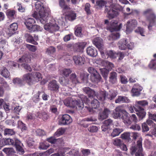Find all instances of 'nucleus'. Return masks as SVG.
Listing matches in <instances>:
<instances>
[{
    "instance_id": "f257e3e1",
    "label": "nucleus",
    "mask_w": 156,
    "mask_h": 156,
    "mask_svg": "<svg viewBox=\"0 0 156 156\" xmlns=\"http://www.w3.org/2000/svg\"><path fill=\"white\" fill-rule=\"evenodd\" d=\"M32 6L34 9L33 17L37 20H39L41 23L44 24L47 21L48 14L45 12L44 5L39 0H33Z\"/></svg>"
},
{
    "instance_id": "f03ea898",
    "label": "nucleus",
    "mask_w": 156,
    "mask_h": 156,
    "mask_svg": "<svg viewBox=\"0 0 156 156\" xmlns=\"http://www.w3.org/2000/svg\"><path fill=\"white\" fill-rule=\"evenodd\" d=\"M83 102L86 104L90 103V100L86 96L82 95L80 99L77 100H73L71 98H69L65 99L64 101V104L67 107H74L79 110H81L84 107Z\"/></svg>"
},
{
    "instance_id": "7ed1b4c3",
    "label": "nucleus",
    "mask_w": 156,
    "mask_h": 156,
    "mask_svg": "<svg viewBox=\"0 0 156 156\" xmlns=\"http://www.w3.org/2000/svg\"><path fill=\"white\" fill-rule=\"evenodd\" d=\"M112 116L115 119H121L126 126H128L131 123L129 114L125 110L122 109L119 107L115 108L114 111Z\"/></svg>"
},
{
    "instance_id": "20e7f679",
    "label": "nucleus",
    "mask_w": 156,
    "mask_h": 156,
    "mask_svg": "<svg viewBox=\"0 0 156 156\" xmlns=\"http://www.w3.org/2000/svg\"><path fill=\"white\" fill-rule=\"evenodd\" d=\"M22 78L23 80L31 85L40 81L42 77L40 73L36 72L26 74L23 75Z\"/></svg>"
},
{
    "instance_id": "39448f33",
    "label": "nucleus",
    "mask_w": 156,
    "mask_h": 156,
    "mask_svg": "<svg viewBox=\"0 0 156 156\" xmlns=\"http://www.w3.org/2000/svg\"><path fill=\"white\" fill-rule=\"evenodd\" d=\"M96 62L97 64L105 67V68L100 69V70L103 77L105 79H107L109 71L114 67V65L111 62L104 61L101 59L97 60Z\"/></svg>"
},
{
    "instance_id": "423d86ee",
    "label": "nucleus",
    "mask_w": 156,
    "mask_h": 156,
    "mask_svg": "<svg viewBox=\"0 0 156 156\" xmlns=\"http://www.w3.org/2000/svg\"><path fill=\"white\" fill-rule=\"evenodd\" d=\"M143 14L145 16L148 15L150 16L149 18H147V19L149 22L148 28L150 30L151 29V27L156 25V16L151 9H146L143 12Z\"/></svg>"
},
{
    "instance_id": "0eeeda50",
    "label": "nucleus",
    "mask_w": 156,
    "mask_h": 156,
    "mask_svg": "<svg viewBox=\"0 0 156 156\" xmlns=\"http://www.w3.org/2000/svg\"><path fill=\"white\" fill-rule=\"evenodd\" d=\"M142 139L140 138L137 141L136 147L133 145L131 146L130 150L132 155H133L135 152H136L135 154L136 156H144V154L142 151Z\"/></svg>"
},
{
    "instance_id": "6e6552de",
    "label": "nucleus",
    "mask_w": 156,
    "mask_h": 156,
    "mask_svg": "<svg viewBox=\"0 0 156 156\" xmlns=\"http://www.w3.org/2000/svg\"><path fill=\"white\" fill-rule=\"evenodd\" d=\"M118 22L116 20H112L110 24L109 23L108 20H106L105 21V23L107 24V29L111 32L119 30L122 27V24H119V25H117Z\"/></svg>"
},
{
    "instance_id": "1a4fd4ad",
    "label": "nucleus",
    "mask_w": 156,
    "mask_h": 156,
    "mask_svg": "<svg viewBox=\"0 0 156 156\" xmlns=\"http://www.w3.org/2000/svg\"><path fill=\"white\" fill-rule=\"evenodd\" d=\"M93 43L98 49L101 52V55L102 58H105L104 55V51L105 48L103 44V41L102 39L99 37H96L93 40Z\"/></svg>"
},
{
    "instance_id": "9d476101",
    "label": "nucleus",
    "mask_w": 156,
    "mask_h": 156,
    "mask_svg": "<svg viewBox=\"0 0 156 156\" xmlns=\"http://www.w3.org/2000/svg\"><path fill=\"white\" fill-rule=\"evenodd\" d=\"M59 26L56 23L55 19H52L50 22L44 26L45 30L51 33H53L59 29Z\"/></svg>"
},
{
    "instance_id": "9b49d317",
    "label": "nucleus",
    "mask_w": 156,
    "mask_h": 156,
    "mask_svg": "<svg viewBox=\"0 0 156 156\" xmlns=\"http://www.w3.org/2000/svg\"><path fill=\"white\" fill-rule=\"evenodd\" d=\"M116 95V94L114 92L112 93H110L108 94H106L105 91H101L99 92L97 96L99 100L103 101L106 99H108L110 100H112L115 98Z\"/></svg>"
},
{
    "instance_id": "f8f14e48",
    "label": "nucleus",
    "mask_w": 156,
    "mask_h": 156,
    "mask_svg": "<svg viewBox=\"0 0 156 156\" xmlns=\"http://www.w3.org/2000/svg\"><path fill=\"white\" fill-rule=\"evenodd\" d=\"M87 76L84 73H81L80 74V77H77L75 74H72L70 76V79L72 82L75 83L87 81Z\"/></svg>"
},
{
    "instance_id": "ddd939ff",
    "label": "nucleus",
    "mask_w": 156,
    "mask_h": 156,
    "mask_svg": "<svg viewBox=\"0 0 156 156\" xmlns=\"http://www.w3.org/2000/svg\"><path fill=\"white\" fill-rule=\"evenodd\" d=\"M115 6L114 4H112L105 9V12L107 13V16L109 19L113 18L118 15V10L114 7Z\"/></svg>"
},
{
    "instance_id": "4468645a",
    "label": "nucleus",
    "mask_w": 156,
    "mask_h": 156,
    "mask_svg": "<svg viewBox=\"0 0 156 156\" xmlns=\"http://www.w3.org/2000/svg\"><path fill=\"white\" fill-rule=\"evenodd\" d=\"M88 71L91 74L90 79L92 82H98L100 80L101 76L94 68L90 67L88 69Z\"/></svg>"
},
{
    "instance_id": "2eb2a0df",
    "label": "nucleus",
    "mask_w": 156,
    "mask_h": 156,
    "mask_svg": "<svg viewBox=\"0 0 156 156\" xmlns=\"http://www.w3.org/2000/svg\"><path fill=\"white\" fill-rule=\"evenodd\" d=\"M137 25V22L135 20H130L127 23L126 33L127 34L130 33Z\"/></svg>"
},
{
    "instance_id": "dca6fc26",
    "label": "nucleus",
    "mask_w": 156,
    "mask_h": 156,
    "mask_svg": "<svg viewBox=\"0 0 156 156\" xmlns=\"http://www.w3.org/2000/svg\"><path fill=\"white\" fill-rule=\"evenodd\" d=\"M112 121L111 119L105 120L103 122L101 126V129L103 132H107L111 129V127L112 125Z\"/></svg>"
},
{
    "instance_id": "f3484780",
    "label": "nucleus",
    "mask_w": 156,
    "mask_h": 156,
    "mask_svg": "<svg viewBox=\"0 0 156 156\" xmlns=\"http://www.w3.org/2000/svg\"><path fill=\"white\" fill-rule=\"evenodd\" d=\"M72 122L71 117L68 115L65 114L62 115L60 122L63 125L69 124Z\"/></svg>"
},
{
    "instance_id": "a211bd4d",
    "label": "nucleus",
    "mask_w": 156,
    "mask_h": 156,
    "mask_svg": "<svg viewBox=\"0 0 156 156\" xmlns=\"http://www.w3.org/2000/svg\"><path fill=\"white\" fill-rule=\"evenodd\" d=\"M148 104V102L146 100H141L140 101H136L133 106L134 109L138 110L143 108L142 107H144Z\"/></svg>"
},
{
    "instance_id": "6ab92c4d",
    "label": "nucleus",
    "mask_w": 156,
    "mask_h": 156,
    "mask_svg": "<svg viewBox=\"0 0 156 156\" xmlns=\"http://www.w3.org/2000/svg\"><path fill=\"white\" fill-rule=\"evenodd\" d=\"M73 59L75 64L76 65H82L85 62L84 57L80 55L74 56Z\"/></svg>"
},
{
    "instance_id": "aec40b11",
    "label": "nucleus",
    "mask_w": 156,
    "mask_h": 156,
    "mask_svg": "<svg viewBox=\"0 0 156 156\" xmlns=\"http://www.w3.org/2000/svg\"><path fill=\"white\" fill-rule=\"evenodd\" d=\"M143 88L137 84H135L131 92L133 96H139L140 94V92L142 90Z\"/></svg>"
},
{
    "instance_id": "412c9836",
    "label": "nucleus",
    "mask_w": 156,
    "mask_h": 156,
    "mask_svg": "<svg viewBox=\"0 0 156 156\" xmlns=\"http://www.w3.org/2000/svg\"><path fill=\"white\" fill-rule=\"evenodd\" d=\"M128 41L127 39L125 38L120 40L118 44L119 48L121 50H124L127 48V44Z\"/></svg>"
},
{
    "instance_id": "4be33fe9",
    "label": "nucleus",
    "mask_w": 156,
    "mask_h": 156,
    "mask_svg": "<svg viewBox=\"0 0 156 156\" xmlns=\"http://www.w3.org/2000/svg\"><path fill=\"white\" fill-rule=\"evenodd\" d=\"M35 23V20L32 18H29L26 19L24 22L25 24L29 30H31Z\"/></svg>"
},
{
    "instance_id": "5701e85b",
    "label": "nucleus",
    "mask_w": 156,
    "mask_h": 156,
    "mask_svg": "<svg viewBox=\"0 0 156 156\" xmlns=\"http://www.w3.org/2000/svg\"><path fill=\"white\" fill-rule=\"evenodd\" d=\"M92 108H91L87 106H85V108L86 109L90 112H92V108L96 109L98 108L99 106V101L97 99H94L91 102V103Z\"/></svg>"
},
{
    "instance_id": "b1692460",
    "label": "nucleus",
    "mask_w": 156,
    "mask_h": 156,
    "mask_svg": "<svg viewBox=\"0 0 156 156\" xmlns=\"http://www.w3.org/2000/svg\"><path fill=\"white\" fill-rule=\"evenodd\" d=\"M104 55L106 57L105 58H108V57L110 58L114 59L116 58L118 56L117 53L112 51H106L105 49V51H104Z\"/></svg>"
},
{
    "instance_id": "393cba45",
    "label": "nucleus",
    "mask_w": 156,
    "mask_h": 156,
    "mask_svg": "<svg viewBox=\"0 0 156 156\" xmlns=\"http://www.w3.org/2000/svg\"><path fill=\"white\" fill-rule=\"evenodd\" d=\"M87 52L88 55L92 57H95L97 55L96 49L92 47H89L87 49Z\"/></svg>"
},
{
    "instance_id": "a878e982",
    "label": "nucleus",
    "mask_w": 156,
    "mask_h": 156,
    "mask_svg": "<svg viewBox=\"0 0 156 156\" xmlns=\"http://www.w3.org/2000/svg\"><path fill=\"white\" fill-rule=\"evenodd\" d=\"M7 17L10 19H13L16 16V12L14 10L8 9L6 12Z\"/></svg>"
},
{
    "instance_id": "bb28decb",
    "label": "nucleus",
    "mask_w": 156,
    "mask_h": 156,
    "mask_svg": "<svg viewBox=\"0 0 156 156\" xmlns=\"http://www.w3.org/2000/svg\"><path fill=\"white\" fill-rule=\"evenodd\" d=\"M48 87L49 90H57L59 88L55 80L51 81L48 84Z\"/></svg>"
},
{
    "instance_id": "cd10ccee",
    "label": "nucleus",
    "mask_w": 156,
    "mask_h": 156,
    "mask_svg": "<svg viewBox=\"0 0 156 156\" xmlns=\"http://www.w3.org/2000/svg\"><path fill=\"white\" fill-rule=\"evenodd\" d=\"M83 91L88 95L89 97H93L96 95L95 92L89 87H85L83 88Z\"/></svg>"
},
{
    "instance_id": "c85d7f7f",
    "label": "nucleus",
    "mask_w": 156,
    "mask_h": 156,
    "mask_svg": "<svg viewBox=\"0 0 156 156\" xmlns=\"http://www.w3.org/2000/svg\"><path fill=\"white\" fill-rule=\"evenodd\" d=\"M110 112V111L107 108L105 109L103 112L100 114L99 119L101 120L106 119L108 117V115Z\"/></svg>"
},
{
    "instance_id": "c756f323",
    "label": "nucleus",
    "mask_w": 156,
    "mask_h": 156,
    "mask_svg": "<svg viewBox=\"0 0 156 156\" xmlns=\"http://www.w3.org/2000/svg\"><path fill=\"white\" fill-rule=\"evenodd\" d=\"M135 111L136 112V114L138 115L140 119H142L145 117L146 115V113L144 108H141L140 109L136 110L134 109Z\"/></svg>"
},
{
    "instance_id": "7c9ffc66",
    "label": "nucleus",
    "mask_w": 156,
    "mask_h": 156,
    "mask_svg": "<svg viewBox=\"0 0 156 156\" xmlns=\"http://www.w3.org/2000/svg\"><path fill=\"white\" fill-rule=\"evenodd\" d=\"M0 74L5 78L9 77L10 75V73L9 71L4 67L0 69Z\"/></svg>"
},
{
    "instance_id": "2f4dec72",
    "label": "nucleus",
    "mask_w": 156,
    "mask_h": 156,
    "mask_svg": "<svg viewBox=\"0 0 156 156\" xmlns=\"http://www.w3.org/2000/svg\"><path fill=\"white\" fill-rule=\"evenodd\" d=\"M31 60L30 56L29 55H25L19 58L18 62L20 63L25 62H28Z\"/></svg>"
},
{
    "instance_id": "473e14b6",
    "label": "nucleus",
    "mask_w": 156,
    "mask_h": 156,
    "mask_svg": "<svg viewBox=\"0 0 156 156\" xmlns=\"http://www.w3.org/2000/svg\"><path fill=\"white\" fill-rule=\"evenodd\" d=\"M120 36V35L119 33L115 32L110 35L108 37V39L109 41H113L119 38Z\"/></svg>"
},
{
    "instance_id": "72a5a7b5",
    "label": "nucleus",
    "mask_w": 156,
    "mask_h": 156,
    "mask_svg": "<svg viewBox=\"0 0 156 156\" xmlns=\"http://www.w3.org/2000/svg\"><path fill=\"white\" fill-rule=\"evenodd\" d=\"M67 154L68 156H70L73 155L74 156H80V154L79 153V150L78 149H75L70 151Z\"/></svg>"
},
{
    "instance_id": "f704fd0d",
    "label": "nucleus",
    "mask_w": 156,
    "mask_h": 156,
    "mask_svg": "<svg viewBox=\"0 0 156 156\" xmlns=\"http://www.w3.org/2000/svg\"><path fill=\"white\" fill-rule=\"evenodd\" d=\"M110 82L112 83H114L117 81V74L115 72L111 73H110L109 78Z\"/></svg>"
},
{
    "instance_id": "c9c22d12",
    "label": "nucleus",
    "mask_w": 156,
    "mask_h": 156,
    "mask_svg": "<svg viewBox=\"0 0 156 156\" xmlns=\"http://www.w3.org/2000/svg\"><path fill=\"white\" fill-rule=\"evenodd\" d=\"M123 131L122 129L115 128L113 130L111 135L113 137H115L118 136Z\"/></svg>"
},
{
    "instance_id": "e433bc0d",
    "label": "nucleus",
    "mask_w": 156,
    "mask_h": 156,
    "mask_svg": "<svg viewBox=\"0 0 156 156\" xmlns=\"http://www.w3.org/2000/svg\"><path fill=\"white\" fill-rule=\"evenodd\" d=\"M69 149L66 148L64 149L62 151L51 154V156H65V153L69 151Z\"/></svg>"
},
{
    "instance_id": "4c0bfd02",
    "label": "nucleus",
    "mask_w": 156,
    "mask_h": 156,
    "mask_svg": "<svg viewBox=\"0 0 156 156\" xmlns=\"http://www.w3.org/2000/svg\"><path fill=\"white\" fill-rule=\"evenodd\" d=\"M3 151L8 155H12L15 153L14 150L12 148H6L4 149Z\"/></svg>"
},
{
    "instance_id": "58836bf2",
    "label": "nucleus",
    "mask_w": 156,
    "mask_h": 156,
    "mask_svg": "<svg viewBox=\"0 0 156 156\" xmlns=\"http://www.w3.org/2000/svg\"><path fill=\"white\" fill-rule=\"evenodd\" d=\"M135 33L140 34L143 36H145V30L144 29L140 27H138L135 30Z\"/></svg>"
},
{
    "instance_id": "ea45409f",
    "label": "nucleus",
    "mask_w": 156,
    "mask_h": 156,
    "mask_svg": "<svg viewBox=\"0 0 156 156\" xmlns=\"http://www.w3.org/2000/svg\"><path fill=\"white\" fill-rule=\"evenodd\" d=\"M87 44V43L86 42H78L76 44V46L77 47V49L79 51H82L84 48V47Z\"/></svg>"
},
{
    "instance_id": "a19ab883",
    "label": "nucleus",
    "mask_w": 156,
    "mask_h": 156,
    "mask_svg": "<svg viewBox=\"0 0 156 156\" xmlns=\"http://www.w3.org/2000/svg\"><path fill=\"white\" fill-rule=\"evenodd\" d=\"M75 34L78 37H81L82 34V28L79 26H77L75 27Z\"/></svg>"
},
{
    "instance_id": "79ce46f5",
    "label": "nucleus",
    "mask_w": 156,
    "mask_h": 156,
    "mask_svg": "<svg viewBox=\"0 0 156 156\" xmlns=\"http://www.w3.org/2000/svg\"><path fill=\"white\" fill-rule=\"evenodd\" d=\"M65 132V129L64 128H61L58 129L54 133V136L58 137L62 135Z\"/></svg>"
},
{
    "instance_id": "37998d69",
    "label": "nucleus",
    "mask_w": 156,
    "mask_h": 156,
    "mask_svg": "<svg viewBox=\"0 0 156 156\" xmlns=\"http://www.w3.org/2000/svg\"><path fill=\"white\" fill-rule=\"evenodd\" d=\"M59 82L63 86H67L70 83L68 80L64 77H62L59 79Z\"/></svg>"
},
{
    "instance_id": "c03bdc74",
    "label": "nucleus",
    "mask_w": 156,
    "mask_h": 156,
    "mask_svg": "<svg viewBox=\"0 0 156 156\" xmlns=\"http://www.w3.org/2000/svg\"><path fill=\"white\" fill-rule=\"evenodd\" d=\"M59 5L60 7L63 10H68L69 9L66 4L64 0H60L59 1Z\"/></svg>"
},
{
    "instance_id": "a18cd8bd",
    "label": "nucleus",
    "mask_w": 156,
    "mask_h": 156,
    "mask_svg": "<svg viewBox=\"0 0 156 156\" xmlns=\"http://www.w3.org/2000/svg\"><path fill=\"white\" fill-rule=\"evenodd\" d=\"M5 33H4L3 35L8 38L11 36L13 34L10 27L8 29H5Z\"/></svg>"
},
{
    "instance_id": "49530a36",
    "label": "nucleus",
    "mask_w": 156,
    "mask_h": 156,
    "mask_svg": "<svg viewBox=\"0 0 156 156\" xmlns=\"http://www.w3.org/2000/svg\"><path fill=\"white\" fill-rule=\"evenodd\" d=\"M66 16H68L69 19L70 20H73L76 19V14L73 12H71L68 14H66Z\"/></svg>"
},
{
    "instance_id": "de8ad7c7",
    "label": "nucleus",
    "mask_w": 156,
    "mask_h": 156,
    "mask_svg": "<svg viewBox=\"0 0 156 156\" xmlns=\"http://www.w3.org/2000/svg\"><path fill=\"white\" fill-rule=\"evenodd\" d=\"M155 58L151 61L148 65L149 67L152 69H156V58Z\"/></svg>"
},
{
    "instance_id": "09e8293b",
    "label": "nucleus",
    "mask_w": 156,
    "mask_h": 156,
    "mask_svg": "<svg viewBox=\"0 0 156 156\" xmlns=\"http://www.w3.org/2000/svg\"><path fill=\"white\" fill-rule=\"evenodd\" d=\"M4 132L5 135H12L15 134V132L13 129H5Z\"/></svg>"
},
{
    "instance_id": "8fccbe9b",
    "label": "nucleus",
    "mask_w": 156,
    "mask_h": 156,
    "mask_svg": "<svg viewBox=\"0 0 156 156\" xmlns=\"http://www.w3.org/2000/svg\"><path fill=\"white\" fill-rule=\"evenodd\" d=\"M64 18L61 17L60 18L55 20V21L56 23L59 26H62L64 24Z\"/></svg>"
},
{
    "instance_id": "3c124183",
    "label": "nucleus",
    "mask_w": 156,
    "mask_h": 156,
    "mask_svg": "<svg viewBox=\"0 0 156 156\" xmlns=\"http://www.w3.org/2000/svg\"><path fill=\"white\" fill-rule=\"evenodd\" d=\"M81 151L82 154H80V156H87L90 154V151L89 149H81Z\"/></svg>"
},
{
    "instance_id": "603ef678",
    "label": "nucleus",
    "mask_w": 156,
    "mask_h": 156,
    "mask_svg": "<svg viewBox=\"0 0 156 156\" xmlns=\"http://www.w3.org/2000/svg\"><path fill=\"white\" fill-rule=\"evenodd\" d=\"M72 72V71L69 69H65L62 70V74L65 76H67Z\"/></svg>"
},
{
    "instance_id": "864d4df0",
    "label": "nucleus",
    "mask_w": 156,
    "mask_h": 156,
    "mask_svg": "<svg viewBox=\"0 0 156 156\" xmlns=\"http://www.w3.org/2000/svg\"><path fill=\"white\" fill-rule=\"evenodd\" d=\"M18 127L20 128L22 130H25L26 129L27 127L25 125L22 121H19L18 122Z\"/></svg>"
},
{
    "instance_id": "5fc2aeb1",
    "label": "nucleus",
    "mask_w": 156,
    "mask_h": 156,
    "mask_svg": "<svg viewBox=\"0 0 156 156\" xmlns=\"http://www.w3.org/2000/svg\"><path fill=\"white\" fill-rule=\"evenodd\" d=\"M42 30V28L38 25L34 24L31 30H30V31H41Z\"/></svg>"
},
{
    "instance_id": "6e6d98bb",
    "label": "nucleus",
    "mask_w": 156,
    "mask_h": 156,
    "mask_svg": "<svg viewBox=\"0 0 156 156\" xmlns=\"http://www.w3.org/2000/svg\"><path fill=\"white\" fill-rule=\"evenodd\" d=\"M36 135L39 136H44L45 135V132L43 130L38 129L35 130Z\"/></svg>"
},
{
    "instance_id": "4d7b16f0",
    "label": "nucleus",
    "mask_w": 156,
    "mask_h": 156,
    "mask_svg": "<svg viewBox=\"0 0 156 156\" xmlns=\"http://www.w3.org/2000/svg\"><path fill=\"white\" fill-rule=\"evenodd\" d=\"M49 145L47 144L46 142H44L40 143L39 148L45 150L47 149L49 147Z\"/></svg>"
},
{
    "instance_id": "13d9d810",
    "label": "nucleus",
    "mask_w": 156,
    "mask_h": 156,
    "mask_svg": "<svg viewBox=\"0 0 156 156\" xmlns=\"http://www.w3.org/2000/svg\"><path fill=\"white\" fill-rule=\"evenodd\" d=\"M113 143L115 145L119 147L122 142L120 139L116 138L113 140Z\"/></svg>"
},
{
    "instance_id": "bf43d9fd",
    "label": "nucleus",
    "mask_w": 156,
    "mask_h": 156,
    "mask_svg": "<svg viewBox=\"0 0 156 156\" xmlns=\"http://www.w3.org/2000/svg\"><path fill=\"white\" fill-rule=\"evenodd\" d=\"M3 144L4 145L5 144L13 145L14 144V140L12 139L8 138L5 140L4 143H3Z\"/></svg>"
},
{
    "instance_id": "052dcab7",
    "label": "nucleus",
    "mask_w": 156,
    "mask_h": 156,
    "mask_svg": "<svg viewBox=\"0 0 156 156\" xmlns=\"http://www.w3.org/2000/svg\"><path fill=\"white\" fill-rule=\"evenodd\" d=\"M8 45V43L5 40L2 39L0 37V46L2 48L6 47Z\"/></svg>"
},
{
    "instance_id": "680f3d73",
    "label": "nucleus",
    "mask_w": 156,
    "mask_h": 156,
    "mask_svg": "<svg viewBox=\"0 0 156 156\" xmlns=\"http://www.w3.org/2000/svg\"><path fill=\"white\" fill-rule=\"evenodd\" d=\"M23 145H17L16 146L17 151L20 154H23L24 153V151L23 150L22 146Z\"/></svg>"
},
{
    "instance_id": "e2e57ef3",
    "label": "nucleus",
    "mask_w": 156,
    "mask_h": 156,
    "mask_svg": "<svg viewBox=\"0 0 156 156\" xmlns=\"http://www.w3.org/2000/svg\"><path fill=\"white\" fill-rule=\"evenodd\" d=\"M26 47L30 51L32 52L35 51L37 49V47L33 45L27 44Z\"/></svg>"
},
{
    "instance_id": "0e129e2a",
    "label": "nucleus",
    "mask_w": 156,
    "mask_h": 156,
    "mask_svg": "<svg viewBox=\"0 0 156 156\" xmlns=\"http://www.w3.org/2000/svg\"><path fill=\"white\" fill-rule=\"evenodd\" d=\"M10 28L13 33L17 30L18 28V25L16 23H13L10 25Z\"/></svg>"
},
{
    "instance_id": "69168bd1",
    "label": "nucleus",
    "mask_w": 156,
    "mask_h": 156,
    "mask_svg": "<svg viewBox=\"0 0 156 156\" xmlns=\"http://www.w3.org/2000/svg\"><path fill=\"white\" fill-rule=\"evenodd\" d=\"M130 133H125L121 135L122 138L124 140H129L130 138Z\"/></svg>"
},
{
    "instance_id": "338daca9",
    "label": "nucleus",
    "mask_w": 156,
    "mask_h": 156,
    "mask_svg": "<svg viewBox=\"0 0 156 156\" xmlns=\"http://www.w3.org/2000/svg\"><path fill=\"white\" fill-rule=\"evenodd\" d=\"M106 2L102 0L97 1L96 2L97 5L99 7H102L104 6L106 4Z\"/></svg>"
},
{
    "instance_id": "774afa93",
    "label": "nucleus",
    "mask_w": 156,
    "mask_h": 156,
    "mask_svg": "<svg viewBox=\"0 0 156 156\" xmlns=\"http://www.w3.org/2000/svg\"><path fill=\"white\" fill-rule=\"evenodd\" d=\"M153 135L155 136H156V127L153 130H151L150 131L149 133L147 134L146 135V136H149L151 137H152Z\"/></svg>"
}]
</instances>
